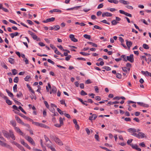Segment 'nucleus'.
I'll use <instances>...</instances> for the list:
<instances>
[{
	"label": "nucleus",
	"instance_id": "69168bd1",
	"mask_svg": "<svg viewBox=\"0 0 151 151\" xmlns=\"http://www.w3.org/2000/svg\"><path fill=\"white\" fill-rule=\"evenodd\" d=\"M55 52L57 55L61 54V53L57 50V48L55 50Z\"/></svg>",
	"mask_w": 151,
	"mask_h": 151
},
{
	"label": "nucleus",
	"instance_id": "f8f14e48",
	"mask_svg": "<svg viewBox=\"0 0 151 151\" xmlns=\"http://www.w3.org/2000/svg\"><path fill=\"white\" fill-rule=\"evenodd\" d=\"M126 42L127 46L128 47L129 49L132 45V43L130 41H128L127 40H126Z\"/></svg>",
	"mask_w": 151,
	"mask_h": 151
},
{
	"label": "nucleus",
	"instance_id": "a878e982",
	"mask_svg": "<svg viewBox=\"0 0 151 151\" xmlns=\"http://www.w3.org/2000/svg\"><path fill=\"white\" fill-rule=\"evenodd\" d=\"M116 77L117 78L121 79L122 78V75L120 73H117L116 74Z\"/></svg>",
	"mask_w": 151,
	"mask_h": 151
},
{
	"label": "nucleus",
	"instance_id": "79ce46f5",
	"mask_svg": "<svg viewBox=\"0 0 151 151\" xmlns=\"http://www.w3.org/2000/svg\"><path fill=\"white\" fill-rule=\"evenodd\" d=\"M114 130L116 132H117L120 133H123V132H124V133L126 132L125 131H124L119 130L118 129H114Z\"/></svg>",
	"mask_w": 151,
	"mask_h": 151
},
{
	"label": "nucleus",
	"instance_id": "09e8293b",
	"mask_svg": "<svg viewBox=\"0 0 151 151\" xmlns=\"http://www.w3.org/2000/svg\"><path fill=\"white\" fill-rule=\"evenodd\" d=\"M19 81V78L18 77H15L14 80V82L16 83H17Z\"/></svg>",
	"mask_w": 151,
	"mask_h": 151
},
{
	"label": "nucleus",
	"instance_id": "bb28decb",
	"mask_svg": "<svg viewBox=\"0 0 151 151\" xmlns=\"http://www.w3.org/2000/svg\"><path fill=\"white\" fill-rule=\"evenodd\" d=\"M17 84H15L14 86L13 87V89L14 91V92H17Z\"/></svg>",
	"mask_w": 151,
	"mask_h": 151
},
{
	"label": "nucleus",
	"instance_id": "2eb2a0df",
	"mask_svg": "<svg viewBox=\"0 0 151 151\" xmlns=\"http://www.w3.org/2000/svg\"><path fill=\"white\" fill-rule=\"evenodd\" d=\"M53 27L54 28L53 29L55 31L58 30L60 28V26L58 25H54L53 26Z\"/></svg>",
	"mask_w": 151,
	"mask_h": 151
},
{
	"label": "nucleus",
	"instance_id": "cd10ccee",
	"mask_svg": "<svg viewBox=\"0 0 151 151\" xmlns=\"http://www.w3.org/2000/svg\"><path fill=\"white\" fill-rule=\"evenodd\" d=\"M0 96L4 99H7V96L4 95L3 93H2L1 92H0Z\"/></svg>",
	"mask_w": 151,
	"mask_h": 151
},
{
	"label": "nucleus",
	"instance_id": "4be33fe9",
	"mask_svg": "<svg viewBox=\"0 0 151 151\" xmlns=\"http://www.w3.org/2000/svg\"><path fill=\"white\" fill-rule=\"evenodd\" d=\"M143 48L145 49L148 50L149 49V46L146 44H144L142 45Z\"/></svg>",
	"mask_w": 151,
	"mask_h": 151
},
{
	"label": "nucleus",
	"instance_id": "c756f323",
	"mask_svg": "<svg viewBox=\"0 0 151 151\" xmlns=\"http://www.w3.org/2000/svg\"><path fill=\"white\" fill-rule=\"evenodd\" d=\"M83 37L86 39H91V36L90 35L87 34H85L84 35Z\"/></svg>",
	"mask_w": 151,
	"mask_h": 151
},
{
	"label": "nucleus",
	"instance_id": "58836bf2",
	"mask_svg": "<svg viewBox=\"0 0 151 151\" xmlns=\"http://www.w3.org/2000/svg\"><path fill=\"white\" fill-rule=\"evenodd\" d=\"M53 11L54 12H61L62 11L61 10L58 9H53Z\"/></svg>",
	"mask_w": 151,
	"mask_h": 151
},
{
	"label": "nucleus",
	"instance_id": "4c0bfd02",
	"mask_svg": "<svg viewBox=\"0 0 151 151\" xmlns=\"http://www.w3.org/2000/svg\"><path fill=\"white\" fill-rule=\"evenodd\" d=\"M84 102L86 103L89 102L90 103H92L93 102L92 100L90 99H88L87 101H85Z\"/></svg>",
	"mask_w": 151,
	"mask_h": 151
},
{
	"label": "nucleus",
	"instance_id": "f257e3e1",
	"mask_svg": "<svg viewBox=\"0 0 151 151\" xmlns=\"http://www.w3.org/2000/svg\"><path fill=\"white\" fill-rule=\"evenodd\" d=\"M4 136L7 138H9L11 137L13 140L15 139V137L14 134V133L12 130H9V133L5 130H3L2 131Z\"/></svg>",
	"mask_w": 151,
	"mask_h": 151
},
{
	"label": "nucleus",
	"instance_id": "3c124183",
	"mask_svg": "<svg viewBox=\"0 0 151 151\" xmlns=\"http://www.w3.org/2000/svg\"><path fill=\"white\" fill-rule=\"evenodd\" d=\"M22 124L27 127L28 128H30V125L27 124H25L23 122L22 123Z\"/></svg>",
	"mask_w": 151,
	"mask_h": 151
},
{
	"label": "nucleus",
	"instance_id": "49530a36",
	"mask_svg": "<svg viewBox=\"0 0 151 151\" xmlns=\"http://www.w3.org/2000/svg\"><path fill=\"white\" fill-rule=\"evenodd\" d=\"M122 70L124 72H126V73L127 72V67H122Z\"/></svg>",
	"mask_w": 151,
	"mask_h": 151
},
{
	"label": "nucleus",
	"instance_id": "5fc2aeb1",
	"mask_svg": "<svg viewBox=\"0 0 151 151\" xmlns=\"http://www.w3.org/2000/svg\"><path fill=\"white\" fill-rule=\"evenodd\" d=\"M101 22L104 23H105V24H110V23L109 22H107V21L105 20V19H104V20H103L102 21H101Z\"/></svg>",
	"mask_w": 151,
	"mask_h": 151
},
{
	"label": "nucleus",
	"instance_id": "dca6fc26",
	"mask_svg": "<svg viewBox=\"0 0 151 151\" xmlns=\"http://www.w3.org/2000/svg\"><path fill=\"white\" fill-rule=\"evenodd\" d=\"M52 90L53 92V93L55 94L56 93L57 89L55 86H53L52 87Z\"/></svg>",
	"mask_w": 151,
	"mask_h": 151
},
{
	"label": "nucleus",
	"instance_id": "b1692460",
	"mask_svg": "<svg viewBox=\"0 0 151 151\" xmlns=\"http://www.w3.org/2000/svg\"><path fill=\"white\" fill-rule=\"evenodd\" d=\"M40 127L47 129L49 128V127L48 126L42 123H41Z\"/></svg>",
	"mask_w": 151,
	"mask_h": 151
},
{
	"label": "nucleus",
	"instance_id": "c85d7f7f",
	"mask_svg": "<svg viewBox=\"0 0 151 151\" xmlns=\"http://www.w3.org/2000/svg\"><path fill=\"white\" fill-rule=\"evenodd\" d=\"M132 135L136 137H137L139 139V133L138 134H137V133H135V132H134V133H133L132 134Z\"/></svg>",
	"mask_w": 151,
	"mask_h": 151
},
{
	"label": "nucleus",
	"instance_id": "0eeeda50",
	"mask_svg": "<svg viewBox=\"0 0 151 151\" xmlns=\"http://www.w3.org/2000/svg\"><path fill=\"white\" fill-rule=\"evenodd\" d=\"M69 38L71 39V40L75 42H78V40L77 39H76L74 37V35L72 34H71L69 36Z\"/></svg>",
	"mask_w": 151,
	"mask_h": 151
},
{
	"label": "nucleus",
	"instance_id": "8fccbe9b",
	"mask_svg": "<svg viewBox=\"0 0 151 151\" xmlns=\"http://www.w3.org/2000/svg\"><path fill=\"white\" fill-rule=\"evenodd\" d=\"M9 21L10 22L12 23H13V24H18V25L20 26V25L19 24H17V23L15 21H14L12 20L9 19Z\"/></svg>",
	"mask_w": 151,
	"mask_h": 151
},
{
	"label": "nucleus",
	"instance_id": "e2e57ef3",
	"mask_svg": "<svg viewBox=\"0 0 151 151\" xmlns=\"http://www.w3.org/2000/svg\"><path fill=\"white\" fill-rule=\"evenodd\" d=\"M12 108L13 109L17 110V111H19V110L18 109V107L15 105H14L12 106Z\"/></svg>",
	"mask_w": 151,
	"mask_h": 151
},
{
	"label": "nucleus",
	"instance_id": "6e6d98bb",
	"mask_svg": "<svg viewBox=\"0 0 151 151\" xmlns=\"http://www.w3.org/2000/svg\"><path fill=\"white\" fill-rule=\"evenodd\" d=\"M32 123L34 124L36 126H40V124H41L40 123L38 122H33Z\"/></svg>",
	"mask_w": 151,
	"mask_h": 151
},
{
	"label": "nucleus",
	"instance_id": "a19ab883",
	"mask_svg": "<svg viewBox=\"0 0 151 151\" xmlns=\"http://www.w3.org/2000/svg\"><path fill=\"white\" fill-rule=\"evenodd\" d=\"M81 95L82 96H85L87 95V93L84 91L82 90L81 93Z\"/></svg>",
	"mask_w": 151,
	"mask_h": 151
},
{
	"label": "nucleus",
	"instance_id": "603ef678",
	"mask_svg": "<svg viewBox=\"0 0 151 151\" xmlns=\"http://www.w3.org/2000/svg\"><path fill=\"white\" fill-rule=\"evenodd\" d=\"M13 100H14V101L17 104L19 105L21 104L20 102L17 101L15 99H13Z\"/></svg>",
	"mask_w": 151,
	"mask_h": 151
},
{
	"label": "nucleus",
	"instance_id": "473e14b6",
	"mask_svg": "<svg viewBox=\"0 0 151 151\" xmlns=\"http://www.w3.org/2000/svg\"><path fill=\"white\" fill-rule=\"evenodd\" d=\"M59 122L60 124L61 125H63V119L61 117L59 118Z\"/></svg>",
	"mask_w": 151,
	"mask_h": 151
},
{
	"label": "nucleus",
	"instance_id": "bf43d9fd",
	"mask_svg": "<svg viewBox=\"0 0 151 151\" xmlns=\"http://www.w3.org/2000/svg\"><path fill=\"white\" fill-rule=\"evenodd\" d=\"M47 61L49 63H51L52 65H54L55 64V63L54 62L50 59H48Z\"/></svg>",
	"mask_w": 151,
	"mask_h": 151
},
{
	"label": "nucleus",
	"instance_id": "a211bd4d",
	"mask_svg": "<svg viewBox=\"0 0 151 151\" xmlns=\"http://www.w3.org/2000/svg\"><path fill=\"white\" fill-rule=\"evenodd\" d=\"M119 1L120 3L123 4H124L125 5L128 4L129 3L128 2L124 0H120Z\"/></svg>",
	"mask_w": 151,
	"mask_h": 151
},
{
	"label": "nucleus",
	"instance_id": "a18cd8bd",
	"mask_svg": "<svg viewBox=\"0 0 151 151\" xmlns=\"http://www.w3.org/2000/svg\"><path fill=\"white\" fill-rule=\"evenodd\" d=\"M57 110L58 113L61 115H63V112L59 108L57 109Z\"/></svg>",
	"mask_w": 151,
	"mask_h": 151
},
{
	"label": "nucleus",
	"instance_id": "864d4df0",
	"mask_svg": "<svg viewBox=\"0 0 151 151\" xmlns=\"http://www.w3.org/2000/svg\"><path fill=\"white\" fill-rule=\"evenodd\" d=\"M71 57V55H68L65 58V60L66 61H68L70 60V59Z\"/></svg>",
	"mask_w": 151,
	"mask_h": 151
},
{
	"label": "nucleus",
	"instance_id": "393cba45",
	"mask_svg": "<svg viewBox=\"0 0 151 151\" xmlns=\"http://www.w3.org/2000/svg\"><path fill=\"white\" fill-rule=\"evenodd\" d=\"M17 97L19 98L22 97L23 96V95L21 91H19L18 93L17 94Z\"/></svg>",
	"mask_w": 151,
	"mask_h": 151
},
{
	"label": "nucleus",
	"instance_id": "7c9ffc66",
	"mask_svg": "<svg viewBox=\"0 0 151 151\" xmlns=\"http://www.w3.org/2000/svg\"><path fill=\"white\" fill-rule=\"evenodd\" d=\"M102 68H104L107 71H109L110 70H111V68L108 67V66H104V67Z\"/></svg>",
	"mask_w": 151,
	"mask_h": 151
},
{
	"label": "nucleus",
	"instance_id": "e433bc0d",
	"mask_svg": "<svg viewBox=\"0 0 151 151\" xmlns=\"http://www.w3.org/2000/svg\"><path fill=\"white\" fill-rule=\"evenodd\" d=\"M11 123L12 124V125L14 127H16V123L15 122V121H11Z\"/></svg>",
	"mask_w": 151,
	"mask_h": 151
},
{
	"label": "nucleus",
	"instance_id": "72a5a7b5",
	"mask_svg": "<svg viewBox=\"0 0 151 151\" xmlns=\"http://www.w3.org/2000/svg\"><path fill=\"white\" fill-rule=\"evenodd\" d=\"M13 74L14 75H16L17 73V70L15 69H14L12 70Z\"/></svg>",
	"mask_w": 151,
	"mask_h": 151
},
{
	"label": "nucleus",
	"instance_id": "2f4dec72",
	"mask_svg": "<svg viewBox=\"0 0 151 151\" xmlns=\"http://www.w3.org/2000/svg\"><path fill=\"white\" fill-rule=\"evenodd\" d=\"M19 109L22 112H23L25 114H27V112L24 110L22 108L21 106H19Z\"/></svg>",
	"mask_w": 151,
	"mask_h": 151
},
{
	"label": "nucleus",
	"instance_id": "39448f33",
	"mask_svg": "<svg viewBox=\"0 0 151 151\" xmlns=\"http://www.w3.org/2000/svg\"><path fill=\"white\" fill-rule=\"evenodd\" d=\"M29 33L30 34L32 38L35 40L37 38V36L34 33L31 31H28Z\"/></svg>",
	"mask_w": 151,
	"mask_h": 151
},
{
	"label": "nucleus",
	"instance_id": "ea45409f",
	"mask_svg": "<svg viewBox=\"0 0 151 151\" xmlns=\"http://www.w3.org/2000/svg\"><path fill=\"white\" fill-rule=\"evenodd\" d=\"M111 23H112V25H116L117 23H118L119 22H117L115 20H114L111 21Z\"/></svg>",
	"mask_w": 151,
	"mask_h": 151
},
{
	"label": "nucleus",
	"instance_id": "338daca9",
	"mask_svg": "<svg viewBox=\"0 0 151 151\" xmlns=\"http://www.w3.org/2000/svg\"><path fill=\"white\" fill-rule=\"evenodd\" d=\"M94 88L95 89V90L96 91V92L97 93H99V88L98 87V86H95L94 87Z\"/></svg>",
	"mask_w": 151,
	"mask_h": 151
},
{
	"label": "nucleus",
	"instance_id": "680f3d73",
	"mask_svg": "<svg viewBox=\"0 0 151 151\" xmlns=\"http://www.w3.org/2000/svg\"><path fill=\"white\" fill-rule=\"evenodd\" d=\"M21 144H22L24 146H25L27 144V143H25L24 142V141L23 139L21 141Z\"/></svg>",
	"mask_w": 151,
	"mask_h": 151
},
{
	"label": "nucleus",
	"instance_id": "9d476101",
	"mask_svg": "<svg viewBox=\"0 0 151 151\" xmlns=\"http://www.w3.org/2000/svg\"><path fill=\"white\" fill-rule=\"evenodd\" d=\"M6 92L7 93L8 95L11 97L12 98H13L14 97V95L13 94L10 92L7 89H6Z\"/></svg>",
	"mask_w": 151,
	"mask_h": 151
},
{
	"label": "nucleus",
	"instance_id": "0e129e2a",
	"mask_svg": "<svg viewBox=\"0 0 151 151\" xmlns=\"http://www.w3.org/2000/svg\"><path fill=\"white\" fill-rule=\"evenodd\" d=\"M103 6L104 5L103 3L101 4L98 6L97 9H99L103 7Z\"/></svg>",
	"mask_w": 151,
	"mask_h": 151
},
{
	"label": "nucleus",
	"instance_id": "4468645a",
	"mask_svg": "<svg viewBox=\"0 0 151 151\" xmlns=\"http://www.w3.org/2000/svg\"><path fill=\"white\" fill-rule=\"evenodd\" d=\"M27 88H29V91H31L33 94L35 95V92L32 89L31 87H30L29 85L28 84H27Z\"/></svg>",
	"mask_w": 151,
	"mask_h": 151
},
{
	"label": "nucleus",
	"instance_id": "aec40b11",
	"mask_svg": "<svg viewBox=\"0 0 151 151\" xmlns=\"http://www.w3.org/2000/svg\"><path fill=\"white\" fill-rule=\"evenodd\" d=\"M139 138H143L144 137H145V134L142 132H139Z\"/></svg>",
	"mask_w": 151,
	"mask_h": 151
},
{
	"label": "nucleus",
	"instance_id": "6ab92c4d",
	"mask_svg": "<svg viewBox=\"0 0 151 151\" xmlns=\"http://www.w3.org/2000/svg\"><path fill=\"white\" fill-rule=\"evenodd\" d=\"M9 62L11 64H14L15 62V60L14 59L9 58Z\"/></svg>",
	"mask_w": 151,
	"mask_h": 151
},
{
	"label": "nucleus",
	"instance_id": "5701e85b",
	"mask_svg": "<svg viewBox=\"0 0 151 151\" xmlns=\"http://www.w3.org/2000/svg\"><path fill=\"white\" fill-rule=\"evenodd\" d=\"M19 116H22V117H23L24 119H30V118H29L28 117H27V116H26L25 115H23V114H22L21 113H19Z\"/></svg>",
	"mask_w": 151,
	"mask_h": 151
},
{
	"label": "nucleus",
	"instance_id": "4d7b16f0",
	"mask_svg": "<svg viewBox=\"0 0 151 151\" xmlns=\"http://www.w3.org/2000/svg\"><path fill=\"white\" fill-rule=\"evenodd\" d=\"M27 22L30 25H33L34 24L33 23L31 20H27Z\"/></svg>",
	"mask_w": 151,
	"mask_h": 151
},
{
	"label": "nucleus",
	"instance_id": "c03bdc74",
	"mask_svg": "<svg viewBox=\"0 0 151 151\" xmlns=\"http://www.w3.org/2000/svg\"><path fill=\"white\" fill-rule=\"evenodd\" d=\"M0 145L2 146H5L6 145V143H5L3 142L2 141H1L0 142Z\"/></svg>",
	"mask_w": 151,
	"mask_h": 151
},
{
	"label": "nucleus",
	"instance_id": "7ed1b4c3",
	"mask_svg": "<svg viewBox=\"0 0 151 151\" xmlns=\"http://www.w3.org/2000/svg\"><path fill=\"white\" fill-rule=\"evenodd\" d=\"M134 55L133 54H130L129 56H127V60L130 61L131 63L134 62Z\"/></svg>",
	"mask_w": 151,
	"mask_h": 151
},
{
	"label": "nucleus",
	"instance_id": "6e6552de",
	"mask_svg": "<svg viewBox=\"0 0 151 151\" xmlns=\"http://www.w3.org/2000/svg\"><path fill=\"white\" fill-rule=\"evenodd\" d=\"M112 14L108 12H106L103 13L102 14V16L103 17H104L105 16L108 17H111L112 16Z\"/></svg>",
	"mask_w": 151,
	"mask_h": 151
},
{
	"label": "nucleus",
	"instance_id": "20e7f679",
	"mask_svg": "<svg viewBox=\"0 0 151 151\" xmlns=\"http://www.w3.org/2000/svg\"><path fill=\"white\" fill-rule=\"evenodd\" d=\"M25 139L32 145H33L35 144V142L30 137L28 136L27 137H25Z\"/></svg>",
	"mask_w": 151,
	"mask_h": 151
},
{
	"label": "nucleus",
	"instance_id": "052dcab7",
	"mask_svg": "<svg viewBox=\"0 0 151 151\" xmlns=\"http://www.w3.org/2000/svg\"><path fill=\"white\" fill-rule=\"evenodd\" d=\"M44 103L45 104V106H46V107L48 109L49 107V106L47 102L46 101H44Z\"/></svg>",
	"mask_w": 151,
	"mask_h": 151
},
{
	"label": "nucleus",
	"instance_id": "13d9d810",
	"mask_svg": "<svg viewBox=\"0 0 151 151\" xmlns=\"http://www.w3.org/2000/svg\"><path fill=\"white\" fill-rule=\"evenodd\" d=\"M133 140V139H132L128 140L127 142V143L128 145H130L131 144L130 143L132 142Z\"/></svg>",
	"mask_w": 151,
	"mask_h": 151
},
{
	"label": "nucleus",
	"instance_id": "f03ea898",
	"mask_svg": "<svg viewBox=\"0 0 151 151\" xmlns=\"http://www.w3.org/2000/svg\"><path fill=\"white\" fill-rule=\"evenodd\" d=\"M50 139H53L58 145L60 146H62L63 145V142L55 135H50Z\"/></svg>",
	"mask_w": 151,
	"mask_h": 151
},
{
	"label": "nucleus",
	"instance_id": "ddd939ff",
	"mask_svg": "<svg viewBox=\"0 0 151 151\" xmlns=\"http://www.w3.org/2000/svg\"><path fill=\"white\" fill-rule=\"evenodd\" d=\"M128 131L130 133H134L137 132V130L136 129L134 128H129L128 129Z\"/></svg>",
	"mask_w": 151,
	"mask_h": 151
},
{
	"label": "nucleus",
	"instance_id": "9b49d317",
	"mask_svg": "<svg viewBox=\"0 0 151 151\" xmlns=\"http://www.w3.org/2000/svg\"><path fill=\"white\" fill-rule=\"evenodd\" d=\"M15 117L18 123L22 124V123L23 122L17 116H15Z\"/></svg>",
	"mask_w": 151,
	"mask_h": 151
},
{
	"label": "nucleus",
	"instance_id": "c9c22d12",
	"mask_svg": "<svg viewBox=\"0 0 151 151\" xmlns=\"http://www.w3.org/2000/svg\"><path fill=\"white\" fill-rule=\"evenodd\" d=\"M80 53L81 54V55H84V56H88L90 55V54L88 53H86L84 52H80Z\"/></svg>",
	"mask_w": 151,
	"mask_h": 151
},
{
	"label": "nucleus",
	"instance_id": "774afa93",
	"mask_svg": "<svg viewBox=\"0 0 151 151\" xmlns=\"http://www.w3.org/2000/svg\"><path fill=\"white\" fill-rule=\"evenodd\" d=\"M14 129L16 130V132L17 133H18L19 131L21 130L19 127H14Z\"/></svg>",
	"mask_w": 151,
	"mask_h": 151
},
{
	"label": "nucleus",
	"instance_id": "1a4fd4ad",
	"mask_svg": "<svg viewBox=\"0 0 151 151\" xmlns=\"http://www.w3.org/2000/svg\"><path fill=\"white\" fill-rule=\"evenodd\" d=\"M141 73L143 74L144 75L146 76H149L150 77L151 76V73L147 71H142Z\"/></svg>",
	"mask_w": 151,
	"mask_h": 151
},
{
	"label": "nucleus",
	"instance_id": "423d86ee",
	"mask_svg": "<svg viewBox=\"0 0 151 151\" xmlns=\"http://www.w3.org/2000/svg\"><path fill=\"white\" fill-rule=\"evenodd\" d=\"M55 20V18L54 17H51V18H48L47 19L43 21V22L44 23H47L48 22H53Z\"/></svg>",
	"mask_w": 151,
	"mask_h": 151
},
{
	"label": "nucleus",
	"instance_id": "37998d69",
	"mask_svg": "<svg viewBox=\"0 0 151 151\" xmlns=\"http://www.w3.org/2000/svg\"><path fill=\"white\" fill-rule=\"evenodd\" d=\"M94 138L97 141H99V136L97 134H95L94 135Z\"/></svg>",
	"mask_w": 151,
	"mask_h": 151
},
{
	"label": "nucleus",
	"instance_id": "f3484780",
	"mask_svg": "<svg viewBox=\"0 0 151 151\" xmlns=\"http://www.w3.org/2000/svg\"><path fill=\"white\" fill-rule=\"evenodd\" d=\"M5 100H6V103L9 105H10L12 104V101L8 99L7 97V99H5Z\"/></svg>",
	"mask_w": 151,
	"mask_h": 151
},
{
	"label": "nucleus",
	"instance_id": "f704fd0d",
	"mask_svg": "<svg viewBox=\"0 0 151 151\" xmlns=\"http://www.w3.org/2000/svg\"><path fill=\"white\" fill-rule=\"evenodd\" d=\"M30 78V76H27L24 78V80L26 81H29V79Z\"/></svg>",
	"mask_w": 151,
	"mask_h": 151
},
{
	"label": "nucleus",
	"instance_id": "412c9836",
	"mask_svg": "<svg viewBox=\"0 0 151 151\" xmlns=\"http://www.w3.org/2000/svg\"><path fill=\"white\" fill-rule=\"evenodd\" d=\"M87 43L90 45H92L94 47H97L98 46L96 44L91 42H87Z\"/></svg>",
	"mask_w": 151,
	"mask_h": 151
},
{
	"label": "nucleus",
	"instance_id": "de8ad7c7",
	"mask_svg": "<svg viewBox=\"0 0 151 151\" xmlns=\"http://www.w3.org/2000/svg\"><path fill=\"white\" fill-rule=\"evenodd\" d=\"M93 27H94V28H95V29H100V30H101L102 29L100 27H99L98 26L96 25H94V26Z\"/></svg>",
	"mask_w": 151,
	"mask_h": 151
}]
</instances>
